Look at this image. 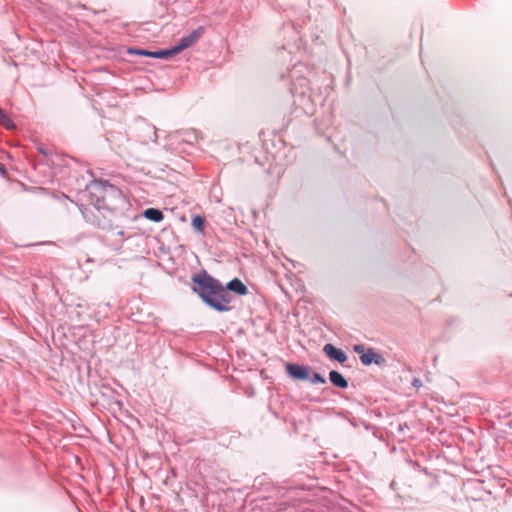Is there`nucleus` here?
Wrapping results in <instances>:
<instances>
[{
  "mask_svg": "<svg viewBox=\"0 0 512 512\" xmlns=\"http://www.w3.org/2000/svg\"><path fill=\"white\" fill-rule=\"evenodd\" d=\"M128 52L130 54L142 55V56L153 57V58H155V54H156V52L141 50V49H129Z\"/></svg>",
  "mask_w": 512,
  "mask_h": 512,
  "instance_id": "obj_12",
  "label": "nucleus"
},
{
  "mask_svg": "<svg viewBox=\"0 0 512 512\" xmlns=\"http://www.w3.org/2000/svg\"><path fill=\"white\" fill-rule=\"evenodd\" d=\"M176 54H178V52L175 51L174 46L171 49L156 51L155 58H168Z\"/></svg>",
  "mask_w": 512,
  "mask_h": 512,
  "instance_id": "obj_11",
  "label": "nucleus"
},
{
  "mask_svg": "<svg viewBox=\"0 0 512 512\" xmlns=\"http://www.w3.org/2000/svg\"><path fill=\"white\" fill-rule=\"evenodd\" d=\"M354 352L360 355L361 363L364 366L376 364L381 366L385 363V358L377 353L373 348H366L362 345H354Z\"/></svg>",
  "mask_w": 512,
  "mask_h": 512,
  "instance_id": "obj_3",
  "label": "nucleus"
},
{
  "mask_svg": "<svg viewBox=\"0 0 512 512\" xmlns=\"http://www.w3.org/2000/svg\"><path fill=\"white\" fill-rule=\"evenodd\" d=\"M312 383H325L326 380L320 374L314 373L311 379Z\"/></svg>",
  "mask_w": 512,
  "mask_h": 512,
  "instance_id": "obj_14",
  "label": "nucleus"
},
{
  "mask_svg": "<svg viewBox=\"0 0 512 512\" xmlns=\"http://www.w3.org/2000/svg\"><path fill=\"white\" fill-rule=\"evenodd\" d=\"M0 122L5 125L6 127H9L11 120L7 117L5 112L0 108Z\"/></svg>",
  "mask_w": 512,
  "mask_h": 512,
  "instance_id": "obj_13",
  "label": "nucleus"
},
{
  "mask_svg": "<svg viewBox=\"0 0 512 512\" xmlns=\"http://www.w3.org/2000/svg\"><path fill=\"white\" fill-rule=\"evenodd\" d=\"M90 201L98 211L108 213L117 209L118 204L122 202V192L107 182L95 181L89 186Z\"/></svg>",
  "mask_w": 512,
  "mask_h": 512,
  "instance_id": "obj_2",
  "label": "nucleus"
},
{
  "mask_svg": "<svg viewBox=\"0 0 512 512\" xmlns=\"http://www.w3.org/2000/svg\"><path fill=\"white\" fill-rule=\"evenodd\" d=\"M225 289L226 291L229 290L241 296L246 295L248 293L246 285L238 278H234L233 280L228 282Z\"/></svg>",
  "mask_w": 512,
  "mask_h": 512,
  "instance_id": "obj_7",
  "label": "nucleus"
},
{
  "mask_svg": "<svg viewBox=\"0 0 512 512\" xmlns=\"http://www.w3.org/2000/svg\"><path fill=\"white\" fill-rule=\"evenodd\" d=\"M192 227L199 233H203V230H204V224H205V219L204 217L200 216V215H195L193 216L192 218Z\"/></svg>",
  "mask_w": 512,
  "mask_h": 512,
  "instance_id": "obj_10",
  "label": "nucleus"
},
{
  "mask_svg": "<svg viewBox=\"0 0 512 512\" xmlns=\"http://www.w3.org/2000/svg\"><path fill=\"white\" fill-rule=\"evenodd\" d=\"M204 33L203 27H198L192 31L189 35L180 39L179 43L175 46V51L180 53L181 51L191 47L196 43Z\"/></svg>",
  "mask_w": 512,
  "mask_h": 512,
  "instance_id": "obj_4",
  "label": "nucleus"
},
{
  "mask_svg": "<svg viewBox=\"0 0 512 512\" xmlns=\"http://www.w3.org/2000/svg\"><path fill=\"white\" fill-rule=\"evenodd\" d=\"M286 372L291 378L297 380H307L310 376L308 367L292 363L286 364Z\"/></svg>",
  "mask_w": 512,
  "mask_h": 512,
  "instance_id": "obj_5",
  "label": "nucleus"
},
{
  "mask_svg": "<svg viewBox=\"0 0 512 512\" xmlns=\"http://www.w3.org/2000/svg\"><path fill=\"white\" fill-rule=\"evenodd\" d=\"M330 381L339 388L348 387V381L337 371H331L329 374Z\"/></svg>",
  "mask_w": 512,
  "mask_h": 512,
  "instance_id": "obj_8",
  "label": "nucleus"
},
{
  "mask_svg": "<svg viewBox=\"0 0 512 512\" xmlns=\"http://www.w3.org/2000/svg\"><path fill=\"white\" fill-rule=\"evenodd\" d=\"M421 385H422L421 380H419V379H414V381H413V386H415V387H420Z\"/></svg>",
  "mask_w": 512,
  "mask_h": 512,
  "instance_id": "obj_15",
  "label": "nucleus"
},
{
  "mask_svg": "<svg viewBox=\"0 0 512 512\" xmlns=\"http://www.w3.org/2000/svg\"><path fill=\"white\" fill-rule=\"evenodd\" d=\"M144 217L153 222H160L163 220L164 215L162 211L155 208H148L143 213Z\"/></svg>",
  "mask_w": 512,
  "mask_h": 512,
  "instance_id": "obj_9",
  "label": "nucleus"
},
{
  "mask_svg": "<svg viewBox=\"0 0 512 512\" xmlns=\"http://www.w3.org/2000/svg\"><path fill=\"white\" fill-rule=\"evenodd\" d=\"M194 283L193 290L207 305L213 309L223 312L228 311V304L231 301L229 293L225 287L206 271H202L192 277Z\"/></svg>",
  "mask_w": 512,
  "mask_h": 512,
  "instance_id": "obj_1",
  "label": "nucleus"
},
{
  "mask_svg": "<svg viewBox=\"0 0 512 512\" xmlns=\"http://www.w3.org/2000/svg\"><path fill=\"white\" fill-rule=\"evenodd\" d=\"M324 353L331 360L338 361L339 363L345 362L348 357L347 355L340 349L336 348L333 344L328 343L323 347Z\"/></svg>",
  "mask_w": 512,
  "mask_h": 512,
  "instance_id": "obj_6",
  "label": "nucleus"
}]
</instances>
